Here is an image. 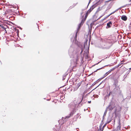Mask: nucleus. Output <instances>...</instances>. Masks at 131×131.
<instances>
[{
  "instance_id": "17",
  "label": "nucleus",
  "mask_w": 131,
  "mask_h": 131,
  "mask_svg": "<svg viewBox=\"0 0 131 131\" xmlns=\"http://www.w3.org/2000/svg\"><path fill=\"white\" fill-rule=\"evenodd\" d=\"M130 69H131V68H130Z\"/></svg>"
},
{
  "instance_id": "11",
  "label": "nucleus",
  "mask_w": 131,
  "mask_h": 131,
  "mask_svg": "<svg viewBox=\"0 0 131 131\" xmlns=\"http://www.w3.org/2000/svg\"><path fill=\"white\" fill-rule=\"evenodd\" d=\"M69 117L67 116V117H66V118H69Z\"/></svg>"
},
{
  "instance_id": "14",
  "label": "nucleus",
  "mask_w": 131,
  "mask_h": 131,
  "mask_svg": "<svg viewBox=\"0 0 131 131\" xmlns=\"http://www.w3.org/2000/svg\"><path fill=\"white\" fill-rule=\"evenodd\" d=\"M105 126V125H104V126H103V127H104V126Z\"/></svg>"
},
{
  "instance_id": "7",
  "label": "nucleus",
  "mask_w": 131,
  "mask_h": 131,
  "mask_svg": "<svg viewBox=\"0 0 131 131\" xmlns=\"http://www.w3.org/2000/svg\"><path fill=\"white\" fill-rule=\"evenodd\" d=\"M107 110H106L104 114V116L106 115L107 112Z\"/></svg>"
},
{
  "instance_id": "3",
  "label": "nucleus",
  "mask_w": 131,
  "mask_h": 131,
  "mask_svg": "<svg viewBox=\"0 0 131 131\" xmlns=\"http://www.w3.org/2000/svg\"><path fill=\"white\" fill-rule=\"evenodd\" d=\"M94 9V7L93 6H92L91 7L89 10L87 12V13L88 14L90 13Z\"/></svg>"
},
{
  "instance_id": "10",
  "label": "nucleus",
  "mask_w": 131,
  "mask_h": 131,
  "mask_svg": "<svg viewBox=\"0 0 131 131\" xmlns=\"http://www.w3.org/2000/svg\"><path fill=\"white\" fill-rule=\"evenodd\" d=\"M81 24H82V21L81 22V23L79 25V27H80L79 26H80V25H81Z\"/></svg>"
},
{
  "instance_id": "1",
  "label": "nucleus",
  "mask_w": 131,
  "mask_h": 131,
  "mask_svg": "<svg viewBox=\"0 0 131 131\" xmlns=\"http://www.w3.org/2000/svg\"><path fill=\"white\" fill-rule=\"evenodd\" d=\"M121 19L123 20L126 21L127 19V17L125 15L122 16L121 17Z\"/></svg>"
},
{
  "instance_id": "16",
  "label": "nucleus",
  "mask_w": 131,
  "mask_h": 131,
  "mask_svg": "<svg viewBox=\"0 0 131 131\" xmlns=\"http://www.w3.org/2000/svg\"><path fill=\"white\" fill-rule=\"evenodd\" d=\"M130 69H131V68H130Z\"/></svg>"
},
{
  "instance_id": "12",
  "label": "nucleus",
  "mask_w": 131,
  "mask_h": 131,
  "mask_svg": "<svg viewBox=\"0 0 131 131\" xmlns=\"http://www.w3.org/2000/svg\"><path fill=\"white\" fill-rule=\"evenodd\" d=\"M88 103H91V101H88Z\"/></svg>"
},
{
  "instance_id": "6",
  "label": "nucleus",
  "mask_w": 131,
  "mask_h": 131,
  "mask_svg": "<svg viewBox=\"0 0 131 131\" xmlns=\"http://www.w3.org/2000/svg\"><path fill=\"white\" fill-rule=\"evenodd\" d=\"M109 119V118H108V119L107 120V123H109L111 121V120L110 118L109 119Z\"/></svg>"
},
{
  "instance_id": "2",
  "label": "nucleus",
  "mask_w": 131,
  "mask_h": 131,
  "mask_svg": "<svg viewBox=\"0 0 131 131\" xmlns=\"http://www.w3.org/2000/svg\"><path fill=\"white\" fill-rule=\"evenodd\" d=\"M121 124L120 122V120H119L118 125L117 127V130H120L121 128Z\"/></svg>"
},
{
  "instance_id": "13",
  "label": "nucleus",
  "mask_w": 131,
  "mask_h": 131,
  "mask_svg": "<svg viewBox=\"0 0 131 131\" xmlns=\"http://www.w3.org/2000/svg\"><path fill=\"white\" fill-rule=\"evenodd\" d=\"M112 13H111L110 14V15H109V16H110V15H111V14H112Z\"/></svg>"
},
{
  "instance_id": "18",
  "label": "nucleus",
  "mask_w": 131,
  "mask_h": 131,
  "mask_svg": "<svg viewBox=\"0 0 131 131\" xmlns=\"http://www.w3.org/2000/svg\"><path fill=\"white\" fill-rule=\"evenodd\" d=\"M130 69H131V68H130Z\"/></svg>"
},
{
  "instance_id": "4",
  "label": "nucleus",
  "mask_w": 131,
  "mask_h": 131,
  "mask_svg": "<svg viewBox=\"0 0 131 131\" xmlns=\"http://www.w3.org/2000/svg\"><path fill=\"white\" fill-rule=\"evenodd\" d=\"M112 24V22L111 21H110L108 23H107V25L108 27L109 28L111 27V25Z\"/></svg>"
},
{
  "instance_id": "8",
  "label": "nucleus",
  "mask_w": 131,
  "mask_h": 131,
  "mask_svg": "<svg viewBox=\"0 0 131 131\" xmlns=\"http://www.w3.org/2000/svg\"><path fill=\"white\" fill-rule=\"evenodd\" d=\"M2 28H4V29H5V28L3 26H2L1 25V26Z\"/></svg>"
},
{
  "instance_id": "5",
  "label": "nucleus",
  "mask_w": 131,
  "mask_h": 131,
  "mask_svg": "<svg viewBox=\"0 0 131 131\" xmlns=\"http://www.w3.org/2000/svg\"><path fill=\"white\" fill-rule=\"evenodd\" d=\"M113 108L112 107L111 105L109 106L107 108V110L108 109L110 110H111L113 109Z\"/></svg>"
},
{
  "instance_id": "15",
  "label": "nucleus",
  "mask_w": 131,
  "mask_h": 131,
  "mask_svg": "<svg viewBox=\"0 0 131 131\" xmlns=\"http://www.w3.org/2000/svg\"><path fill=\"white\" fill-rule=\"evenodd\" d=\"M0 26H1V25H0Z\"/></svg>"
},
{
  "instance_id": "9",
  "label": "nucleus",
  "mask_w": 131,
  "mask_h": 131,
  "mask_svg": "<svg viewBox=\"0 0 131 131\" xmlns=\"http://www.w3.org/2000/svg\"><path fill=\"white\" fill-rule=\"evenodd\" d=\"M108 74V73H107V72H106V73H105V76H106V75H107Z\"/></svg>"
}]
</instances>
